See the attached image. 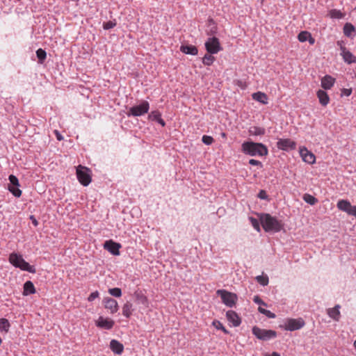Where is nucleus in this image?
Masks as SVG:
<instances>
[{
	"label": "nucleus",
	"mask_w": 356,
	"mask_h": 356,
	"mask_svg": "<svg viewBox=\"0 0 356 356\" xmlns=\"http://www.w3.org/2000/svg\"><path fill=\"white\" fill-rule=\"evenodd\" d=\"M202 140L205 145H209L213 143V138L211 136L204 135L202 136Z\"/></svg>",
	"instance_id": "44"
},
{
	"label": "nucleus",
	"mask_w": 356,
	"mask_h": 356,
	"mask_svg": "<svg viewBox=\"0 0 356 356\" xmlns=\"http://www.w3.org/2000/svg\"><path fill=\"white\" fill-rule=\"evenodd\" d=\"M104 247L113 255L117 256L120 254L119 250L121 248V245L118 243L114 242L112 240L106 241L104 243Z\"/></svg>",
	"instance_id": "13"
},
{
	"label": "nucleus",
	"mask_w": 356,
	"mask_h": 356,
	"mask_svg": "<svg viewBox=\"0 0 356 356\" xmlns=\"http://www.w3.org/2000/svg\"><path fill=\"white\" fill-rule=\"evenodd\" d=\"M303 200L310 205H314L318 202V200L315 197L309 194H305Z\"/></svg>",
	"instance_id": "35"
},
{
	"label": "nucleus",
	"mask_w": 356,
	"mask_h": 356,
	"mask_svg": "<svg viewBox=\"0 0 356 356\" xmlns=\"http://www.w3.org/2000/svg\"><path fill=\"white\" fill-rule=\"evenodd\" d=\"M300 154L303 161L309 164H313L315 162L316 157L313 153L309 152L306 147L300 149Z\"/></svg>",
	"instance_id": "15"
},
{
	"label": "nucleus",
	"mask_w": 356,
	"mask_h": 356,
	"mask_svg": "<svg viewBox=\"0 0 356 356\" xmlns=\"http://www.w3.org/2000/svg\"><path fill=\"white\" fill-rule=\"evenodd\" d=\"M134 296L136 298V300L138 302V303L142 304L144 305H147V303H148L147 298L141 291H140V290L136 291L134 292Z\"/></svg>",
	"instance_id": "26"
},
{
	"label": "nucleus",
	"mask_w": 356,
	"mask_h": 356,
	"mask_svg": "<svg viewBox=\"0 0 356 356\" xmlns=\"http://www.w3.org/2000/svg\"><path fill=\"white\" fill-rule=\"evenodd\" d=\"M277 147L280 149L289 151L290 149H296V143L289 138L279 139L277 142Z\"/></svg>",
	"instance_id": "12"
},
{
	"label": "nucleus",
	"mask_w": 356,
	"mask_h": 356,
	"mask_svg": "<svg viewBox=\"0 0 356 356\" xmlns=\"http://www.w3.org/2000/svg\"><path fill=\"white\" fill-rule=\"evenodd\" d=\"M258 311L261 314H264L269 318H275L276 317V315L274 313L271 312L270 310H267L264 308H262L261 307H259L258 308Z\"/></svg>",
	"instance_id": "36"
},
{
	"label": "nucleus",
	"mask_w": 356,
	"mask_h": 356,
	"mask_svg": "<svg viewBox=\"0 0 356 356\" xmlns=\"http://www.w3.org/2000/svg\"><path fill=\"white\" fill-rule=\"evenodd\" d=\"M80 168H78L76 170V175L78 180L79 182L84 186L89 185L91 182V176L89 173V170L86 168H83L79 166Z\"/></svg>",
	"instance_id": "9"
},
{
	"label": "nucleus",
	"mask_w": 356,
	"mask_h": 356,
	"mask_svg": "<svg viewBox=\"0 0 356 356\" xmlns=\"http://www.w3.org/2000/svg\"><path fill=\"white\" fill-rule=\"evenodd\" d=\"M352 88H343L341 90V96L344 95V96H346V97H348L351 95L352 93Z\"/></svg>",
	"instance_id": "49"
},
{
	"label": "nucleus",
	"mask_w": 356,
	"mask_h": 356,
	"mask_svg": "<svg viewBox=\"0 0 356 356\" xmlns=\"http://www.w3.org/2000/svg\"><path fill=\"white\" fill-rule=\"evenodd\" d=\"M253 301L258 305L267 306L266 303L264 302L259 296H255L253 298Z\"/></svg>",
	"instance_id": "45"
},
{
	"label": "nucleus",
	"mask_w": 356,
	"mask_h": 356,
	"mask_svg": "<svg viewBox=\"0 0 356 356\" xmlns=\"http://www.w3.org/2000/svg\"><path fill=\"white\" fill-rule=\"evenodd\" d=\"M161 117V113L159 111H153L149 115V119L152 121H157Z\"/></svg>",
	"instance_id": "41"
},
{
	"label": "nucleus",
	"mask_w": 356,
	"mask_h": 356,
	"mask_svg": "<svg viewBox=\"0 0 356 356\" xmlns=\"http://www.w3.org/2000/svg\"><path fill=\"white\" fill-rule=\"evenodd\" d=\"M10 184L8 186V191L16 197L22 195V191L19 188V183L17 177L13 175H10L8 177Z\"/></svg>",
	"instance_id": "10"
},
{
	"label": "nucleus",
	"mask_w": 356,
	"mask_h": 356,
	"mask_svg": "<svg viewBox=\"0 0 356 356\" xmlns=\"http://www.w3.org/2000/svg\"><path fill=\"white\" fill-rule=\"evenodd\" d=\"M30 219L32 221V223L36 227L38 226V220H36V218L34 217V216L31 215L30 216Z\"/></svg>",
	"instance_id": "51"
},
{
	"label": "nucleus",
	"mask_w": 356,
	"mask_h": 356,
	"mask_svg": "<svg viewBox=\"0 0 356 356\" xmlns=\"http://www.w3.org/2000/svg\"><path fill=\"white\" fill-rule=\"evenodd\" d=\"M115 324L114 321L108 318H104L102 316H99L97 321H96V325L98 327L111 330L113 328Z\"/></svg>",
	"instance_id": "16"
},
{
	"label": "nucleus",
	"mask_w": 356,
	"mask_h": 356,
	"mask_svg": "<svg viewBox=\"0 0 356 356\" xmlns=\"http://www.w3.org/2000/svg\"><path fill=\"white\" fill-rule=\"evenodd\" d=\"M122 314L129 318L132 314V304L130 302H127L122 307Z\"/></svg>",
	"instance_id": "30"
},
{
	"label": "nucleus",
	"mask_w": 356,
	"mask_h": 356,
	"mask_svg": "<svg viewBox=\"0 0 356 356\" xmlns=\"http://www.w3.org/2000/svg\"><path fill=\"white\" fill-rule=\"evenodd\" d=\"M106 309H110L111 314H115L118 310V305L115 300L111 298H105L103 300Z\"/></svg>",
	"instance_id": "17"
},
{
	"label": "nucleus",
	"mask_w": 356,
	"mask_h": 356,
	"mask_svg": "<svg viewBox=\"0 0 356 356\" xmlns=\"http://www.w3.org/2000/svg\"><path fill=\"white\" fill-rule=\"evenodd\" d=\"M305 325V322L302 318H286L282 327L285 330L295 331L301 329Z\"/></svg>",
	"instance_id": "7"
},
{
	"label": "nucleus",
	"mask_w": 356,
	"mask_h": 356,
	"mask_svg": "<svg viewBox=\"0 0 356 356\" xmlns=\"http://www.w3.org/2000/svg\"><path fill=\"white\" fill-rule=\"evenodd\" d=\"M249 163L252 165H257V166H259L260 168L263 167L262 163L256 159H250Z\"/></svg>",
	"instance_id": "46"
},
{
	"label": "nucleus",
	"mask_w": 356,
	"mask_h": 356,
	"mask_svg": "<svg viewBox=\"0 0 356 356\" xmlns=\"http://www.w3.org/2000/svg\"><path fill=\"white\" fill-rule=\"evenodd\" d=\"M298 39L301 42L308 41L310 44L315 43V39L312 36L309 32L306 31H301L298 35Z\"/></svg>",
	"instance_id": "21"
},
{
	"label": "nucleus",
	"mask_w": 356,
	"mask_h": 356,
	"mask_svg": "<svg viewBox=\"0 0 356 356\" xmlns=\"http://www.w3.org/2000/svg\"><path fill=\"white\" fill-rule=\"evenodd\" d=\"M108 293L112 296L116 298H120L122 296V290L118 287L109 289Z\"/></svg>",
	"instance_id": "40"
},
{
	"label": "nucleus",
	"mask_w": 356,
	"mask_h": 356,
	"mask_svg": "<svg viewBox=\"0 0 356 356\" xmlns=\"http://www.w3.org/2000/svg\"><path fill=\"white\" fill-rule=\"evenodd\" d=\"M353 216H355L356 218V214H353Z\"/></svg>",
	"instance_id": "56"
},
{
	"label": "nucleus",
	"mask_w": 356,
	"mask_h": 356,
	"mask_svg": "<svg viewBox=\"0 0 356 356\" xmlns=\"http://www.w3.org/2000/svg\"><path fill=\"white\" fill-rule=\"evenodd\" d=\"M99 296V292L97 291H95V292H92L91 293L88 298V300L89 302H92L93 301L95 298H97V297Z\"/></svg>",
	"instance_id": "47"
},
{
	"label": "nucleus",
	"mask_w": 356,
	"mask_h": 356,
	"mask_svg": "<svg viewBox=\"0 0 356 356\" xmlns=\"http://www.w3.org/2000/svg\"><path fill=\"white\" fill-rule=\"evenodd\" d=\"M159 124H160L162 127L165 126V121L161 118V117L156 121Z\"/></svg>",
	"instance_id": "52"
},
{
	"label": "nucleus",
	"mask_w": 356,
	"mask_h": 356,
	"mask_svg": "<svg viewBox=\"0 0 356 356\" xmlns=\"http://www.w3.org/2000/svg\"><path fill=\"white\" fill-rule=\"evenodd\" d=\"M354 77L356 79V70H355V72Z\"/></svg>",
	"instance_id": "54"
},
{
	"label": "nucleus",
	"mask_w": 356,
	"mask_h": 356,
	"mask_svg": "<svg viewBox=\"0 0 356 356\" xmlns=\"http://www.w3.org/2000/svg\"><path fill=\"white\" fill-rule=\"evenodd\" d=\"M343 33L348 38H353V33L355 31V26L350 23H346L343 26Z\"/></svg>",
	"instance_id": "29"
},
{
	"label": "nucleus",
	"mask_w": 356,
	"mask_h": 356,
	"mask_svg": "<svg viewBox=\"0 0 356 356\" xmlns=\"http://www.w3.org/2000/svg\"><path fill=\"white\" fill-rule=\"evenodd\" d=\"M216 293L220 296L222 302L227 307H232L235 305L237 296L235 293L227 291L224 289H219Z\"/></svg>",
	"instance_id": "6"
},
{
	"label": "nucleus",
	"mask_w": 356,
	"mask_h": 356,
	"mask_svg": "<svg viewBox=\"0 0 356 356\" xmlns=\"http://www.w3.org/2000/svg\"><path fill=\"white\" fill-rule=\"evenodd\" d=\"M334 81H335V79L334 78H332L331 76L325 75L321 79V87L324 90H329L333 86Z\"/></svg>",
	"instance_id": "23"
},
{
	"label": "nucleus",
	"mask_w": 356,
	"mask_h": 356,
	"mask_svg": "<svg viewBox=\"0 0 356 356\" xmlns=\"http://www.w3.org/2000/svg\"><path fill=\"white\" fill-rule=\"evenodd\" d=\"M215 60V58L212 56V54H207L202 58V63L204 65H211Z\"/></svg>",
	"instance_id": "33"
},
{
	"label": "nucleus",
	"mask_w": 356,
	"mask_h": 356,
	"mask_svg": "<svg viewBox=\"0 0 356 356\" xmlns=\"http://www.w3.org/2000/svg\"><path fill=\"white\" fill-rule=\"evenodd\" d=\"M330 16L334 19H341L343 17V14L339 10L332 9L330 11Z\"/></svg>",
	"instance_id": "37"
},
{
	"label": "nucleus",
	"mask_w": 356,
	"mask_h": 356,
	"mask_svg": "<svg viewBox=\"0 0 356 356\" xmlns=\"http://www.w3.org/2000/svg\"><path fill=\"white\" fill-rule=\"evenodd\" d=\"M110 348L114 353L120 355L124 350V346L118 341L112 339L110 342Z\"/></svg>",
	"instance_id": "22"
},
{
	"label": "nucleus",
	"mask_w": 356,
	"mask_h": 356,
	"mask_svg": "<svg viewBox=\"0 0 356 356\" xmlns=\"http://www.w3.org/2000/svg\"><path fill=\"white\" fill-rule=\"evenodd\" d=\"M257 197L259 198H260L261 200H267L268 199V195L266 194V192L264 190H261L259 192Z\"/></svg>",
	"instance_id": "48"
},
{
	"label": "nucleus",
	"mask_w": 356,
	"mask_h": 356,
	"mask_svg": "<svg viewBox=\"0 0 356 356\" xmlns=\"http://www.w3.org/2000/svg\"><path fill=\"white\" fill-rule=\"evenodd\" d=\"M10 323L8 319L2 318L0 319V331L8 332L10 328Z\"/></svg>",
	"instance_id": "32"
},
{
	"label": "nucleus",
	"mask_w": 356,
	"mask_h": 356,
	"mask_svg": "<svg viewBox=\"0 0 356 356\" xmlns=\"http://www.w3.org/2000/svg\"><path fill=\"white\" fill-rule=\"evenodd\" d=\"M36 56L38 63L42 64L47 58V53L44 49L40 48L36 51Z\"/></svg>",
	"instance_id": "31"
},
{
	"label": "nucleus",
	"mask_w": 356,
	"mask_h": 356,
	"mask_svg": "<svg viewBox=\"0 0 356 356\" xmlns=\"http://www.w3.org/2000/svg\"><path fill=\"white\" fill-rule=\"evenodd\" d=\"M340 305H336L333 308H329L327 309V315L336 321H339L341 317L340 314Z\"/></svg>",
	"instance_id": "19"
},
{
	"label": "nucleus",
	"mask_w": 356,
	"mask_h": 356,
	"mask_svg": "<svg viewBox=\"0 0 356 356\" xmlns=\"http://www.w3.org/2000/svg\"><path fill=\"white\" fill-rule=\"evenodd\" d=\"M252 332L258 339L262 341H268L277 337V332L275 331L261 329L257 326H254L252 329Z\"/></svg>",
	"instance_id": "4"
},
{
	"label": "nucleus",
	"mask_w": 356,
	"mask_h": 356,
	"mask_svg": "<svg viewBox=\"0 0 356 356\" xmlns=\"http://www.w3.org/2000/svg\"><path fill=\"white\" fill-rule=\"evenodd\" d=\"M337 207L339 210L345 211L349 215L353 216V214H356V206L352 205L348 200H339Z\"/></svg>",
	"instance_id": "11"
},
{
	"label": "nucleus",
	"mask_w": 356,
	"mask_h": 356,
	"mask_svg": "<svg viewBox=\"0 0 356 356\" xmlns=\"http://www.w3.org/2000/svg\"><path fill=\"white\" fill-rule=\"evenodd\" d=\"M261 225L266 232H279L284 228V223L275 216L269 213H261L258 214Z\"/></svg>",
	"instance_id": "1"
},
{
	"label": "nucleus",
	"mask_w": 356,
	"mask_h": 356,
	"mask_svg": "<svg viewBox=\"0 0 356 356\" xmlns=\"http://www.w3.org/2000/svg\"><path fill=\"white\" fill-rule=\"evenodd\" d=\"M341 55L343 57V60L348 64H352L356 63V57L345 47H341Z\"/></svg>",
	"instance_id": "18"
},
{
	"label": "nucleus",
	"mask_w": 356,
	"mask_h": 356,
	"mask_svg": "<svg viewBox=\"0 0 356 356\" xmlns=\"http://www.w3.org/2000/svg\"><path fill=\"white\" fill-rule=\"evenodd\" d=\"M204 45L206 50L210 54H216L222 49L218 38L216 37L209 38Z\"/></svg>",
	"instance_id": "8"
},
{
	"label": "nucleus",
	"mask_w": 356,
	"mask_h": 356,
	"mask_svg": "<svg viewBox=\"0 0 356 356\" xmlns=\"http://www.w3.org/2000/svg\"><path fill=\"white\" fill-rule=\"evenodd\" d=\"M316 95L319 99V102L322 106H325L329 104L330 97L325 90H318Z\"/></svg>",
	"instance_id": "24"
},
{
	"label": "nucleus",
	"mask_w": 356,
	"mask_h": 356,
	"mask_svg": "<svg viewBox=\"0 0 356 356\" xmlns=\"http://www.w3.org/2000/svg\"><path fill=\"white\" fill-rule=\"evenodd\" d=\"M354 346L356 348V341L354 342Z\"/></svg>",
	"instance_id": "55"
},
{
	"label": "nucleus",
	"mask_w": 356,
	"mask_h": 356,
	"mask_svg": "<svg viewBox=\"0 0 356 356\" xmlns=\"http://www.w3.org/2000/svg\"><path fill=\"white\" fill-rule=\"evenodd\" d=\"M241 151L251 156H264L268 154L267 147L261 143L245 141L241 145Z\"/></svg>",
	"instance_id": "2"
},
{
	"label": "nucleus",
	"mask_w": 356,
	"mask_h": 356,
	"mask_svg": "<svg viewBox=\"0 0 356 356\" xmlns=\"http://www.w3.org/2000/svg\"><path fill=\"white\" fill-rule=\"evenodd\" d=\"M35 293V288L31 281H26L24 284V296H29Z\"/></svg>",
	"instance_id": "25"
},
{
	"label": "nucleus",
	"mask_w": 356,
	"mask_h": 356,
	"mask_svg": "<svg viewBox=\"0 0 356 356\" xmlns=\"http://www.w3.org/2000/svg\"><path fill=\"white\" fill-rule=\"evenodd\" d=\"M179 49L184 54L193 56H195L198 53L197 48L192 44H181Z\"/></svg>",
	"instance_id": "20"
},
{
	"label": "nucleus",
	"mask_w": 356,
	"mask_h": 356,
	"mask_svg": "<svg viewBox=\"0 0 356 356\" xmlns=\"http://www.w3.org/2000/svg\"><path fill=\"white\" fill-rule=\"evenodd\" d=\"M265 356H281L280 353L277 352H273L270 355H266Z\"/></svg>",
	"instance_id": "53"
},
{
	"label": "nucleus",
	"mask_w": 356,
	"mask_h": 356,
	"mask_svg": "<svg viewBox=\"0 0 356 356\" xmlns=\"http://www.w3.org/2000/svg\"><path fill=\"white\" fill-rule=\"evenodd\" d=\"M213 325L218 330H221L225 334H229V331L223 326V325L218 320H214L212 323Z\"/></svg>",
	"instance_id": "38"
},
{
	"label": "nucleus",
	"mask_w": 356,
	"mask_h": 356,
	"mask_svg": "<svg viewBox=\"0 0 356 356\" xmlns=\"http://www.w3.org/2000/svg\"><path fill=\"white\" fill-rule=\"evenodd\" d=\"M54 133L56 134V138L58 140H62L63 139V137L61 136V134L59 133L58 131L55 130Z\"/></svg>",
	"instance_id": "50"
},
{
	"label": "nucleus",
	"mask_w": 356,
	"mask_h": 356,
	"mask_svg": "<svg viewBox=\"0 0 356 356\" xmlns=\"http://www.w3.org/2000/svg\"><path fill=\"white\" fill-rule=\"evenodd\" d=\"M256 280L262 286H265L268 284V276L258 275L256 277Z\"/></svg>",
	"instance_id": "39"
},
{
	"label": "nucleus",
	"mask_w": 356,
	"mask_h": 356,
	"mask_svg": "<svg viewBox=\"0 0 356 356\" xmlns=\"http://www.w3.org/2000/svg\"><path fill=\"white\" fill-rule=\"evenodd\" d=\"M226 317L229 323L232 324L234 327H238L241 323V319L238 315V314L233 311L229 310L226 312Z\"/></svg>",
	"instance_id": "14"
},
{
	"label": "nucleus",
	"mask_w": 356,
	"mask_h": 356,
	"mask_svg": "<svg viewBox=\"0 0 356 356\" xmlns=\"http://www.w3.org/2000/svg\"><path fill=\"white\" fill-rule=\"evenodd\" d=\"M209 26H210L209 31L208 32V35H215L217 33V26L215 24V22L213 19H209L208 21Z\"/></svg>",
	"instance_id": "34"
},
{
	"label": "nucleus",
	"mask_w": 356,
	"mask_h": 356,
	"mask_svg": "<svg viewBox=\"0 0 356 356\" xmlns=\"http://www.w3.org/2000/svg\"><path fill=\"white\" fill-rule=\"evenodd\" d=\"M115 26H116V22L115 21H108V22L104 23L103 28L105 30H109L111 29H113Z\"/></svg>",
	"instance_id": "43"
},
{
	"label": "nucleus",
	"mask_w": 356,
	"mask_h": 356,
	"mask_svg": "<svg viewBox=\"0 0 356 356\" xmlns=\"http://www.w3.org/2000/svg\"><path fill=\"white\" fill-rule=\"evenodd\" d=\"M250 222H251V225L252 227L257 231L260 232V221L253 217L249 218Z\"/></svg>",
	"instance_id": "42"
},
{
	"label": "nucleus",
	"mask_w": 356,
	"mask_h": 356,
	"mask_svg": "<svg viewBox=\"0 0 356 356\" xmlns=\"http://www.w3.org/2000/svg\"><path fill=\"white\" fill-rule=\"evenodd\" d=\"M252 99L262 103L264 104H266L268 103L267 99L268 97L267 95L262 92H257L252 94Z\"/></svg>",
	"instance_id": "27"
},
{
	"label": "nucleus",
	"mask_w": 356,
	"mask_h": 356,
	"mask_svg": "<svg viewBox=\"0 0 356 356\" xmlns=\"http://www.w3.org/2000/svg\"><path fill=\"white\" fill-rule=\"evenodd\" d=\"M248 131L251 136H263L265 134V129L260 127H251Z\"/></svg>",
	"instance_id": "28"
},
{
	"label": "nucleus",
	"mask_w": 356,
	"mask_h": 356,
	"mask_svg": "<svg viewBox=\"0 0 356 356\" xmlns=\"http://www.w3.org/2000/svg\"><path fill=\"white\" fill-rule=\"evenodd\" d=\"M149 104L147 101H142L139 105L131 107L127 113V116H141L148 113Z\"/></svg>",
	"instance_id": "5"
},
{
	"label": "nucleus",
	"mask_w": 356,
	"mask_h": 356,
	"mask_svg": "<svg viewBox=\"0 0 356 356\" xmlns=\"http://www.w3.org/2000/svg\"><path fill=\"white\" fill-rule=\"evenodd\" d=\"M1 341H1V339L0 338V343H1Z\"/></svg>",
	"instance_id": "57"
},
{
	"label": "nucleus",
	"mask_w": 356,
	"mask_h": 356,
	"mask_svg": "<svg viewBox=\"0 0 356 356\" xmlns=\"http://www.w3.org/2000/svg\"><path fill=\"white\" fill-rule=\"evenodd\" d=\"M9 261L15 267L19 268L22 270L27 271L31 273H36L35 268L26 262L19 254L15 252L11 253L9 256Z\"/></svg>",
	"instance_id": "3"
}]
</instances>
